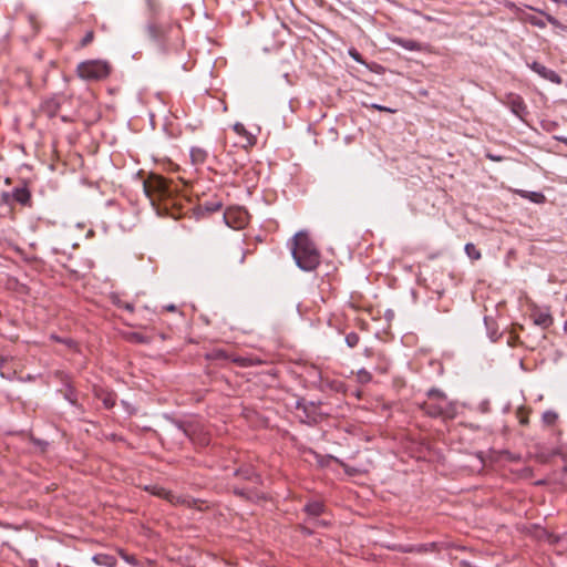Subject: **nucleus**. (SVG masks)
I'll list each match as a JSON object with an SVG mask.
<instances>
[{"mask_svg":"<svg viewBox=\"0 0 567 567\" xmlns=\"http://www.w3.org/2000/svg\"><path fill=\"white\" fill-rule=\"evenodd\" d=\"M125 339L133 343H147L150 339L140 332H127Z\"/></svg>","mask_w":567,"mask_h":567,"instance_id":"nucleus-13","label":"nucleus"},{"mask_svg":"<svg viewBox=\"0 0 567 567\" xmlns=\"http://www.w3.org/2000/svg\"><path fill=\"white\" fill-rule=\"evenodd\" d=\"M427 549H429L427 545H420V546H417L416 551H426Z\"/></svg>","mask_w":567,"mask_h":567,"instance_id":"nucleus-29","label":"nucleus"},{"mask_svg":"<svg viewBox=\"0 0 567 567\" xmlns=\"http://www.w3.org/2000/svg\"><path fill=\"white\" fill-rule=\"evenodd\" d=\"M93 38H94L93 32L92 31L87 32L85 34V37L82 39L81 45L82 47L87 45L90 42H92Z\"/></svg>","mask_w":567,"mask_h":567,"instance_id":"nucleus-23","label":"nucleus"},{"mask_svg":"<svg viewBox=\"0 0 567 567\" xmlns=\"http://www.w3.org/2000/svg\"><path fill=\"white\" fill-rule=\"evenodd\" d=\"M517 416L519 419V423L520 424L526 425L528 423V416H527V414H526L524 409H519L517 411Z\"/></svg>","mask_w":567,"mask_h":567,"instance_id":"nucleus-22","label":"nucleus"},{"mask_svg":"<svg viewBox=\"0 0 567 567\" xmlns=\"http://www.w3.org/2000/svg\"><path fill=\"white\" fill-rule=\"evenodd\" d=\"M558 141L563 142V143H565V144H567V138H566V137H558Z\"/></svg>","mask_w":567,"mask_h":567,"instance_id":"nucleus-32","label":"nucleus"},{"mask_svg":"<svg viewBox=\"0 0 567 567\" xmlns=\"http://www.w3.org/2000/svg\"><path fill=\"white\" fill-rule=\"evenodd\" d=\"M506 104L509 106L512 112L522 120L527 114L526 104L523 97L518 94L509 93L506 96Z\"/></svg>","mask_w":567,"mask_h":567,"instance_id":"nucleus-6","label":"nucleus"},{"mask_svg":"<svg viewBox=\"0 0 567 567\" xmlns=\"http://www.w3.org/2000/svg\"><path fill=\"white\" fill-rule=\"evenodd\" d=\"M565 330L567 331V321L565 322V326H564Z\"/></svg>","mask_w":567,"mask_h":567,"instance_id":"nucleus-34","label":"nucleus"},{"mask_svg":"<svg viewBox=\"0 0 567 567\" xmlns=\"http://www.w3.org/2000/svg\"><path fill=\"white\" fill-rule=\"evenodd\" d=\"M234 257L237 260L238 264H243L246 258V249L241 246H237L234 248Z\"/></svg>","mask_w":567,"mask_h":567,"instance_id":"nucleus-17","label":"nucleus"},{"mask_svg":"<svg viewBox=\"0 0 567 567\" xmlns=\"http://www.w3.org/2000/svg\"><path fill=\"white\" fill-rule=\"evenodd\" d=\"M207 157V152L200 147H193L190 150V159L193 164H203Z\"/></svg>","mask_w":567,"mask_h":567,"instance_id":"nucleus-9","label":"nucleus"},{"mask_svg":"<svg viewBox=\"0 0 567 567\" xmlns=\"http://www.w3.org/2000/svg\"><path fill=\"white\" fill-rule=\"evenodd\" d=\"M151 493L172 502V498H173L172 492L166 491L164 487L154 486V487H152Z\"/></svg>","mask_w":567,"mask_h":567,"instance_id":"nucleus-16","label":"nucleus"},{"mask_svg":"<svg viewBox=\"0 0 567 567\" xmlns=\"http://www.w3.org/2000/svg\"><path fill=\"white\" fill-rule=\"evenodd\" d=\"M372 107L378 110V111H381V112L395 113L394 109H390V107H386V106H383V105H379V104H372Z\"/></svg>","mask_w":567,"mask_h":567,"instance_id":"nucleus-26","label":"nucleus"},{"mask_svg":"<svg viewBox=\"0 0 567 567\" xmlns=\"http://www.w3.org/2000/svg\"><path fill=\"white\" fill-rule=\"evenodd\" d=\"M529 68L535 73H537L539 76H542L543 79H545L551 83H555V84L561 83V78L555 71L546 68L545 65H543L538 62H533L532 64H529Z\"/></svg>","mask_w":567,"mask_h":567,"instance_id":"nucleus-7","label":"nucleus"},{"mask_svg":"<svg viewBox=\"0 0 567 567\" xmlns=\"http://www.w3.org/2000/svg\"><path fill=\"white\" fill-rule=\"evenodd\" d=\"M143 188L158 215L171 216L176 219L175 206L177 200L169 190L167 182L161 176H151L144 182Z\"/></svg>","mask_w":567,"mask_h":567,"instance_id":"nucleus-1","label":"nucleus"},{"mask_svg":"<svg viewBox=\"0 0 567 567\" xmlns=\"http://www.w3.org/2000/svg\"><path fill=\"white\" fill-rule=\"evenodd\" d=\"M234 131L236 132V134L245 137L248 145H252L254 144V137L248 133V131L246 130L244 124L235 123L234 124Z\"/></svg>","mask_w":567,"mask_h":567,"instance_id":"nucleus-11","label":"nucleus"},{"mask_svg":"<svg viewBox=\"0 0 567 567\" xmlns=\"http://www.w3.org/2000/svg\"><path fill=\"white\" fill-rule=\"evenodd\" d=\"M13 197L17 202L21 204H27L30 199V193L25 188H16L13 190Z\"/></svg>","mask_w":567,"mask_h":567,"instance_id":"nucleus-12","label":"nucleus"},{"mask_svg":"<svg viewBox=\"0 0 567 567\" xmlns=\"http://www.w3.org/2000/svg\"><path fill=\"white\" fill-rule=\"evenodd\" d=\"M486 157L493 162H501L503 161V157L499 156V155H494V154H491V153H487L486 154Z\"/></svg>","mask_w":567,"mask_h":567,"instance_id":"nucleus-28","label":"nucleus"},{"mask_svg":"<svg viewBox=\"0 0 567 567\" xmlns=\"http://www.w3.org/2000/svg\"><path fill=\"white\" fill-rule=\"evenodd\" d=\"M167 310H168V311H174V310H175V306H174V305L168 306V307H167Z\"/></svg>","mask_w":567,"mask_h":567,"instance_id":"nucleus-31","label":"nucleus"},{"mask_svg":"<svg viewBox=\"0 0 567 567\" xmlns=\"http://www.w3.org/2000/svg\"><path fill=\"white\" fill-rule=\"evenodd\" d=\"M558 415L556 412L554 411H546L544 414H543V421L544 423H546L547 425H551L556 422Z\"/></svg>","mask_w":567,"mask_h":567,"instance_id":"nucleus-19","label":"nucleus"},{"mask_svg":"<svg viewBox=\"0 0 567 567\" xmlns=\"http://www.w3.org/2000/svg\"><path fill=\"white\" fill-rule=\"evenodd\" d=\"M59 105L55 101H47L42 104V110L49 115L54 116L58 112Z\"/></svg>","mask_w":567,"mask_h":567,"instance_id":"nucleus-14","label":"nucleus"},{"mask_svg":"<svg viewBox=\"0 0 567 567\" xmlns=\"http://www.w3.org/2000/svg\"><path fill=\"white\" fill-rule=\"evenodd\" d=\"M534 24L536 25H539V27H544L545 24L543 22H539V21H533Z\"/></svg>","mask_w":567,"mask_h":567,"instance_id":"nucleus-30","label":"nucleus"},{"mask_svg":"<svg viewBox=\"0 0 567 567\" xmlns=\"http://www.w3.org/2000/svg\"><path fill=\"white\" fill-rule=\"evenodd\" d=\"M465 252L472 260H478L482 256L481 251L472 243L465 245Z\"/></svg>","mask_w":567,"mask_h":567,"instance_id":"nucleus-15","label":"nucleus"},{"mask_svg":"<svg viewBox=\"0 0 567 567\" xmlns=\"http://www.w3.org/2000/svg\"><path fill=\"white\" fill-rule=\"evenodd\" d=\"M359 341H360V338H359L358 333H355V332H350L346 336V342H347L348 347H350V348L357 347Z\"/></svg>","mask_w":567,"mask_h":567,"instance_id":"nucleus-18","label":"nucleus"},{"mask_svg":"<svg viewBox=\"0 0 567 567\" xmlns=\"http://www.w3.org/2000/svg\"><path fill=\"white\" fill-rule=\"evenodd\" d=\"M371 373L365 371V370H360L358 372V379L361 381V382H369L371 380Z\"/></svg>","mask_w":567,"mask_h":567,"instance_id":"nucleus-21","label":"nucleus"},{"mask_svg":"<svg viewBox=\"0 0 567 567\" xmlns=\"http://www.w3.org/2000/svg\"><path fill=\"white\" fill-rule=\"evenodd\" d=\"M93 560H94L96 564H99V565H101V564H105V565H110V566H112V565H113V563H114V559H113L112 557H109V556H105V555H95V556L93 557Z\"/></svg>","mask_w":567,"mask_h":567,"instance_id":"nucleus-20","label":"nucleus"},{"mask_svg":"<svg viewBox=\"0 0 567 567\" xmlns=\"http://www.w3.org/2000/svg\"><path fill=\"white\" fill-rule=\"evenodd\" d=\"M290 248L300 269L312 271L320 265V252L306 231H299L293 236Z\"/></svg>","mask_w":567,"mask_h":567,"instance_id":"nucleus-2","label":"nucleus"},{"mask_svg":"<svg viewBox=\"0 0 567 567\" xmlns=\"http://www.w3.org/2000/svg\"><path fill=\"white\" fill-rule=\"evenodd\" d=\"M324 505L321 502L315 501L306 505L305 511L311 516H319L323 513Z\"/></svg>","mask_w":567,"mask_h":567,"instance_id":"nucleus-10","label":"nucleus"},{"mask_svg":"<svg viewBox=\"0 0 567 567\" xmlns=\"http://www.w3.org/2000/svg\"><path fill=\"white\" fill-rule=\"evenodd\" d=\"M420 409L431 417L452 420L457 415L456 404L436 389H432L427 392V398L420 405Z\"/></svg>","mask_w":567,"mask_h":567,"instance_id":"nucleus-3","label":"nucleus"},{"mask_svg":"<svg viewBox=\"0 0 567 567\" xmlns=\"http://www.w3.org/2000/svg\"><path fill=\"white\" fill-rule=\"evenodd\" d=\"M349 54L351 58H353L357 62H362L360 53L357 50H350Z\"/></svg>","mask_w":567,"mask_h":567,"instance_id":"nucleus-27","label":"nucleus"},{"mask_svg":"<svg viewBox=\"0 0 567 567\" xmlns=\"http://www.w3.org/2000/svg\"><path fill=\"white\" fill-rule=\"evenodd\" d=\"M103 402L105 408L111 409L115 404V399L110 394L103 400Z\"/></svg>","mask_w":567,"mask_h":567,"instance_id":"nucleus-25","label":"nucleus"},{"mask_svg":"<svg viewBox=\"0 0 567 567\" xmlns=\"http://www.w3.org/2000/svg\"><path fill=\"white\" fill-rule=\"evenodd\" d=\"M530 199L535 203H543L545 200V196L542 193H532Z\"/></svg>","mask_w":567,"mask_h":567,"instance_id":"nucleus-24","label":"nucleus"},{"mask_svg":"<svg viewBox=\"0 0 567 567\" xmlns=\"http://www.w3.org/2000/svg\"><path fill=\"white\" fill-rule=\"evenodd\" d=\"M530 318L533 322L543 328L547 329L554 323V318L550 313V309L548 307H539L533 305L530 308Z\"/></svg>","mask_w":567,"mask_h":567,"instance_id":"nucleus-5","label":"nucleus"},{"mask_svg":"<svg viewBox=\"0 0 567 567\" xmlns=\"http://www.w3.org/2000/svg\"><path fill=\"white\" fill-rule=\"evenodd\" d=\"M125 308L128 310V311H133V307L131 305H125Z\"/></svg>","mask_w":567,"mask_h":567,"instance_id":"nucleus-33","label":"nucleus"},{"mask_svg":"<svg viewBox=\"0 0 567 567\" xmlns=\"http://www.w3.org/2000/svg\"><path fill=\"white\" fill-rule=\"evenodd\" d=\"M111 73V65L104 60H87L81 62L76 68L79 78L86 81H101Z\"/></svg>","mask_w":567,"mask_h":567,"instance_id":"nucleus-4","label":"nucleus"},{"mask_svg":"<svg viewBox=\"0 0 567 567\" xmlns=\"http://www.w3.org/2000/svg\"><path fill=\"white\" fill-rule=\"evenodd\" d=\"M392 43H394L405 50H409V51H421L422 50L421 43L415 40H411V39H403V38L395 37L392 39Z\"/></svg>","mask_w":567,"mask_h":567,"instance_id":"nucleus-8","label":"nucleus"}]
</instances>
